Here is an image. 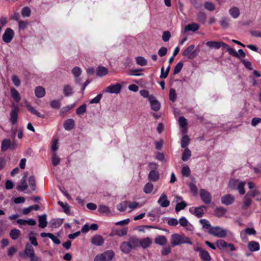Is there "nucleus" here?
<instances>
[{
	"label": "nucleus",
	"mask_w": 261,
	"mask_h": 261,
	"mask_svg": "<svg viewBox=\"0 0 261 261\" xmlns=\"http://www.w3.org/2000/svg\"><path fill=\"white\" fill-rule=\"evenodd\" d=\"M158 203L162 207H167L170 205V201L168 199V197L165 193L161 194Z\"/></svg>",
	"instance_id": "11"
},
{
	"label": "nucleus",
	"mask_w": 261,
	"mask_h": 261,
	"mask_svg": "<svg viewBox=\"0 0 261 261\" xmlns=\"http://www.w3.org/2000/svg\"><path fill=\"white\" fill-rule=\"evenodd\" d=\"M149 101L152 110L155 112L159 111L161 108V104L154 96L150 97Z\"/></svg>",
	"instance_id": "12"
},
{
	"label": "nucleus",
	"mask_w": 261,
	"mask_h": 261,
	"mask_svg": "<svg viewBox=\"0 0 261 261\" xmlns=\"http://www.w3.org/2000/svg\"><path fill=\"white\" fill-rule=\"evenodd\" d=\"M229 14L232 18H237L240 14L239 9L237 7H233L229 10Z\"/></svg>",
	"instance_id": "32"
},
{
	"label": "nucleus",
	"mask_w": 261,
	"mask_h": 261,
	"mask_svg": "<svg viewBox=\"0 0 261 261\" xmlns=\"http://www.w3.org/2000/svg\"><path fill=\"white\" fill-rule=\"evenodd\" d=\"M167 242V238L164 236L159 235L154 239V243L161 246L166 245Z\"/></svg>",
	"instance_id": "26"
},
{
	"label": "nucleus",
	"mask_w": 261,
	"mask_h": 261,
	"mask_svg": "<svg viewBox=\"0 0 261 261\" xmlns=\"http://www.w3.org/2000/svg\"><path fill=\"white\" fill-rule=\"evenodd\" d=\"M190 138L187 135H184L181 140V148H187V146L188 145L190 142Z\"/></svg>",
	"instance_id": "43"
},
{
	"label": "nucleus",
	"mask_w": 261,
	"mask_h": 261,
	"mask_svg": "<svg viewBox=\"0 0 261 261\" xmlns=\"http://www.w3.org/2000/svg\"><path fill=\"white\" fill-rule=\"evenodd\" d=\"M75 103L71 105H68L66 107H63L60 110V115L63 116L67 112L72 109L75 107Z\"/></svg>",
	"instance_id": "45"
},
{
	"label": "nucleus",
	"mask_w": 261,
	"mask_h": 261,
	"mask_svg": "<svg viewBox=\"0 0 261 261\" xmlns=\"http://www.w3.org/2000/svg\"><path fill=\"white\" fill-rule=\"evenodd\" d=\"M199 195L201 200L205 204H210L212 201V196L210 193L205 189L200 190Z\"/></svg>",
	"instance_id": "6"
},
{
	"label": "nucleus",
	"mask_w": 261,
	"mask_h": 261,
	"mask_svg": "<svg viewBox=\"0 0 261 261\" xmlns=\"http://www.w3.org/2000/svg\"><path fill=\"white\" fill-rule=\"evenodd\" d=\"M35 95L38 98L43 97L45 94V89L41 86H38L35 90Z\"/></svg>",
	"instance_id": "34"
},
{
	"label": "nucleus",
	"mask_w": 261,
	"mask_h": 261,
	"mask_svg": "<svg viewBox=\"0 0 261 261\" xmlns=\"http://www.w3.org/2000/svg\"><path fill=\"white\" fill-rule=\"evenodd\" d=\"M16 144L14 141L11 142L9 139H4L1 144V150L2 151H6L8 149H15Z\"/></svg>",
	"instance_id": "4"
},
{
	"label": "nucleus",
	"mask_w": 261,
	"mask_h": 261,
	"mask_svg": "<svg viewBox=\"0 0 261 261\" xmlns=\"http://www.w3.org/2000/svg\"><path fill=\"white\" fill-rule=\"evenodd\" d=\"M206 45L210 48L219 49L220 47L227 49L229 54L236 58H239V55L234 49L229 47L228 45L222 41H210L206 43Z\"/></svg>",
	"instance_id": "1"
},
{
	"label": "nucleus",
	"mask_w": 261,
	"mask_h": 261,
	"mask_svg": "<svg viewBox=\"0 0 261 261\" xmlns=\"http://www.w3.org/2000/svg\"><path fill=\"white\" fill-rule=\"evenodd\" d=\"M244 186L245 182L241 181L238 184L237 186V189L238 190L239 192L241 195H243L245 193Z\"/></svg>",
	"instance_id": "61"
},
{
	"label": "nucleus",
	"mask_w": 261,
	"mask_h": 261,
	"mask_svg": "<svg viewBox=\"0 0 261 261\" xmlns=\"http://www.w3.org/2000/svg\"><path fill=\"white\" fill-rule=\"evenodd\" d=\"M11 94L12 97L16 102H18L20 100L21 97L16 89L14 88H11Z\"/></svg>",
	"instance_id": "37"
},
{
	"label": "nucleus",
	"mask_w": 261,
	"mask_h": 261,
	"mask_svg": "<svg viewBox=\"0 0 261 261\" xmlns=\"http://www.w3.org/2000/svg\"><path fill=\"white\" fill-rule=\"evenodd\" d=\"M122 89V86L120 84L115 85L111 84L106 89L105 92L109 93L118 94Z\"/></svg>",
	"instance_id": "8"
},
{
	"label": "nucleus",
	"mask_w": 261,
	"mask_h": 261,
	"mask_svg": "<svg viewBox=\"0 0 261 261\" xmlns=\"http://www.w3.org/2000/svg\"><path fill=\"white\" fill-rule=\"evenodd\" d=\"M120 249L123 253L125 254L129 253L132 250L130 247V244H129L127 241L123 242L120 244Z\"/></svg>",
	"instance_id": "22"
},
{
	"label": "nucleus",
	"mask_w": 261,
	"mask_h": 261,
	"mask_svg": "<svg viewBox=\"0 0 261 261\" xmlns=\"http://www.w3.org/2000/svg\"><path fill=\"white\" fill-rule=\"evenodd\" d=\"M219 23L222 28L226 29L229 27V19L226 17H222L219 21Z\"/></svg>",
	"instance_id": "39"
},
{
	"label": "nucleus",
	"mask_w": 261,
	"mask_h": 261,
	"mask_svg": "<svg viewBox=\"0 0 261 261\" xmlns=\"http://www.w3.org/2000/svg\"><path fill=\"white\" fill-rule=\"evenodd\" d=\"M199 222L204 228L208 229V230H211V229L213 227L211 226L210 222L206 219H200Z\"/></svg>",
	"instance_id": "48"
},
{
	"label": "nucleus",
	"mask_w": 261,
	"mask_h": 261,
	"mask_svg": "<svg viewBox=\"0 0 261 261\" xmlns=\"http://www.w3.org/2000/svg\"><path fill=\"white\" fill-rule=\"evenodd\" d=\"M47 215L43 214L38 216L39 227L44 228L47 226V222L46 221Z\"/></svg>",
	"instance_id": "27"
},
{
	"label": "nucleus",
	"mask_w": 261,
	"mask_h": 261,
	"mask_svg": "<svg viewBox=\"0 0 261 261\" xmlns=\"http://www.w3.org/2000/svg\"><path fill=\"white\" fill-rule=\"evenodd\" d=\"M177 95L176 91L174 88H171L169 91V99L172 102H175L176 100Z\"/></svg>",
	"instance_id": "52"
},
{
	"label": "nucleus",
	"mask_w": 261,
	"mask_h": 261,
	"mask_svg": "<svg viewBox=\"0 0 261 261\" xmlns=\"http://www.w3.org/2000/svg\"><path fill=\"white\" fill-rule=\"evenodd\" d=\"M143 70V69H130L129 71V75L130 76H141L143 75V73H138L140 71H142Z\"/></svg>",
	"instance_id": "49"
},
{
	"label": "nucleus",
	"mask_w": 261,
	"mask_h": 261,
	"mask_svg": "<svg viewBox=\"0 0 261 261\" xmlns=\"http://www.w3.org/2000/svg\"><path fill=\"white\" fill-rule=\"evenodd\" d=\"M248 247L252 252L258 251L260 248L259 243L255 241H251L249 242Z\"/></svg>",
	"instance_id": "30"
},
{
	"label": "nucleus",
	"mask_w": 261,
	"mask_h": 261,
	"mask_svg": "<svg viewBox=\"0 0 261 261\" xmlns=\"http://www.w3.org/2000/svg\"><path fill=\"white\" fill-rule=\"evenodd\" d=\"M105 242L103 238L99 234H95L91 238V242L92 244L97 246H102Z\"/></svg>",
	"instance_id": "10"
},
{
	"label": "nucleus",
	"mask_w": 261,
	"mask_h": 261,
	"mask_svg": "<svg viewBox=\"0 0 261 261\" xmlns=\"http://www.w3.org/2000/svg\"><path fill=\"white\" fill-rule=\"evenodd\" d=\"M207 16L203 11H199L196 14V20L202 24H204L206 22Z\"/></svg>",
	"instance_id": "15"
},
{
	"label": "nucleus",
	"mask_w": 261,
	"mask_h": 261,
	"mask_svg": "<svg viewBox=\"0 0 261 261\" xmlns=\"http://www.w3.org/2000/svg\"><path fill=\"white\" fill-rule=\"evenodd\" d=\"M34 253L35 251L32 245L28 243L25 245L24 254L21 255V256L23 257H25L26 256L29 257L31 256H32Z\"/></svg>",
	"instance_id": "13"
},
{
	"label": "nucleus",
	"mask_w": 261,
	"mask_h": 261,
	"mask_svg": "<svg viewBox=\"0 0 261 261\" xmlns=\"http://www.w3.org/2000/svg\"><path fill=\"white\" fill-rule=\"evenodd\" d=\"M252 201L250 196L248 195V193H247L244 197L243 202L242 205V208L243 210L247 209L251 204Z\"/></svg>",
	"instance_id": "17"
},
{
	"label": "nucleus",
	"mask_w": 261,
	"mask_h": 261,
	"mask_svg": "<svg viewBox=\"0 0 261 261\" xmlns=\"http://www.w3.org/2000/svg\"><path fill=\"white\" fill-rule=\"evenodd\" d=\"M171 252V247L168 245L164 247L161 250V254L163 255H167Z\"/></svg>",
	"instance_id": "63"
},
{
	"label": "nucleus",
	"mask_w": 261,
	"mask_h": 261,
	"mask_svg": "<svg viewBox=\"0 0 261 261\" xmlns=\"http://www.w3.org/2000/svg\"><path fill=\"white\" fill-rule=\"evenodd\" d=\"M181 236L178 233H174L171 237V243L172 246L181 244Z\"/></svg>",
	"instance_id": "14"
},
{
	"label": "nucleus",
	"mask_w": 261,
	"mask_h": 261,
	"mask_svg": "<svg viewBox=\"0 0 261 261\" xmlns=\"http://www.w3.org/2000/svg\"><path fill=\"white\" fill-rule=\"evenodd\" d=\"M188 185H189V187L191 192L194 195H197L198 193V188L196 187V185L192 182H191V183L189 184Z\"/></svg>",
	"instance_id": "54"
},
{
	"label": "nucleus",
	"mask_w": 261,
	"mask_h": 261,
	"mask_svg": "<svg viewBox=\"0 0 261 261\" xmlns=\"http://www.w3.org/2000/svg\"><path fill=\"white\" fill-rule=\"evenodd\" d=\"M153 188V185L150 182H148L144 186L143 191L146 194L150 193Z\"/></svg>",
	"instance_id": "50"
},
{
	"label": "nucleus",
	"mask_w": 261,
	"mask_h": 261,
	"mask_svg": "<svg viewBox=\"0 0 261 261\" xmlns=\"http://www.w3.org/2000/svg\"><path fill=\"white\" fill-rule=\"evenodd\" d=\"M214 215L218 218L223 217L227 212V210L222 206H218L214 211Z\"/></svg>",
	"instance_id": "19"
},
{
	"label": "nucleus",
	"mask_w": 261,
	"mask_h": 261,
	"mask_svg": "<svg viewBox=\"0 0 261 261\" xmlns=\"http://www.w3.org/2000/svg\"><path fill=\"white\" fill-rule=\"evenodd\" d=\"M27 175H24L21 179L20 184L17 185L16 189L19 191H24L28 188L27 184Z\"/></svg>",
	"instance_id": "20"
},
{
	"label": "nucleus",
	"mask_w": 261,
	"mask_h": 261,
	"mask_svg": "<svg viewBox=\"0 0 261 261\" xmlns=\"http://www.w3.org/2000/svg\"><path fill=\"white\" fill-rule=\"evenodd\" d=\"M187 204L186 203L185 201H181L180 202H178L176 204L175 206V211L176 212H178L184 209L186 206Z\"/></svg>",
	"instance_id": "51"
},
{
	"label": "nucleus",
	"mask_w": 261,
	"mask_h": 261,
	"mask_svg": "<svg viewBox=\"0 0 261 261\" xmlns=\"http://www.w3.org/2000/svg\"><path fill=\"white\" fill-rule=\"evenodd\" d=\"M217 247L220 249H224L227 247V243L223 240H219L216 242Z\"/></svg>",
	"instance_id": "47"
},
{
	"label": "nucleus",
	"mask_w": 261,
	"mask_h": 261,
	"mask_svg": "<svg viewBox=\"0 0 261 261\" xmlns=\"http://www.w3.org/2000/svg\"><path fill=\"white\" fill-rule=\"evenodd\" d=\"M160 177V174L159 172L155 170H152L150 171L148 178L149 181L152 182L157 181Z\"/></svg>",
	"instance_id": "16"
},
{
	"label": "nucleus",
	"mask_w": 261,
	"mask_h": 261,
	"mask_svg": "<svg viewBox=\"0 0 261 261\" xmlns=\"http://www.w3.org/2000/svg\"><path fill=\"white\" fill-rule=\"evenodd\" d=\"M200 28L199 24L196 23H192L191 24H188L185 29V31L186 32H189V31H192V32H195L197 31Z\"/></svg>",
	"instance_id": "28"
},
{
	"label": "nucleus",
	"mask_w": 261,
	"mask_h": 261,
	"mask_svg": "<svg viewBox=\"0 0 261 261\" xmlns=\"http://www.w3.org/2000/svg\"><path fill=\"white\" fill-rule=\"evenodd\" d=\"M199 256L202 260L211 261V257L207 251L203 250L199 254Z\"/></svg>",
	"instance_id": "38"
},
{
	"label": "nucleus",
	"mask_w": 261,
	"mask_h": 261,
	"mask_svg": "<svg viewBox=\"0 0 261 261\" xmlns=\"http://www.w3.org/2000/svg\"><path fill=\"white\" fill-rule=\"evenodd\" d=\"M75 125L74 120L72 119H68L65 121L63 124L64 128L67 130L73 129Z\"/></svg>",
	"instance_id": "23"
},
{
	"label": "nucleus",
	"mask_w": 261,
	"mask_h": 261,
	"mask_svg": "<svg viewBox=\"0 0 261 261\" xmlns=\"http://www.w3.org/2000/svg\"><path fill=\"white\" fill-rule=\"evenodd\" d=\"M194 45H190L183 51L182 56H187L189 59H193L197 56V52L196 50H194Z\"/></svg>",
	"instance_id": "3"
},
{
	"label": "nucleus",
	"mask_w": 261,
	"mask_h": 261,
	"mask_svg": "<svg viewBox=\"0 0 261 261\" xmlns=\"http://www.w3.org/2000/svg\"><path fill=\"white\" fill-rule=\"evenodd\" d=\"M71 72L75 77H78L81 74L82 70L79 67L76 66L72 69Z\"/></svg>",
	"instance_id": "58"
},
{
	"label": "nucleus",
	"mask_w": 261,
	"mask_h": 261,
	"mask_svg": "<svg viewBox=\"0 0 261 261\" xmlns=\"http://www.w3.org/2000/svg\"><path fill=\"white\" fill-rule=\"evenodd\" d=\"M20 235V231L16 228L12 229L10 232V237L14 240L17 239Z\"/></svg>",
	"instance_id": "35"
},
{
	"label": "nucleus",
	"mask_w": 261,
	"mask_h": 261,
	"mask_svg": "<svg viewBox=\"0 0 261 261\" xmlns=\"http://www.w3.org/2000/svg\"><path fill=\"white\" fill-rule=\"evenodd\" d=\"M87 106L83 104L79 107L76 110V114L78 115H82L86 112Z\"/></svg>",
	"instance_id": "56"
},
{
	"label": "nucleus",
	"mask_w": 261,
	"mask_h": 261,
	"mask_svg": "<svg viewBox=\"0 0 261 261\" xmlns=\"http://www.w3.org/2000/svg\"><path fill=\"white\" fill-rule=\"evenodd\" d=\"M234 200V196L230 194L224 195L221 198V203L226 205L232 204Z\"/></svg>",
	"instance_id": "9"
},
{
	"label": "nucleus",
	"mask_w": 261,
	"mask_h": 261,
	"mask_svg": "<svg viewBox=\"0 0 261 261\" xmlns=\"http://www.w3.org/2000/svg\"><path fill=\"white\" fill-rule=\"evenodd\" d=\"M73 93V89L69 85H65L63 88V93L65 96H68Z\"/></svg>",
	"instance_id": "40"
},
{
	"label": "nucleus",
	"mask_w": 261,
	"mask_h": 261,
	"mask_svg": "<svg viewBox=\"0 0 261 261\" xmlns=\"http://www.w3.org/2000/svg\"><path fill=\"white\" fill-rule=\"evenodd\" d=\"M102 254L105 261H111L114 257L115 253L113 250H109L102 253Z\"/></svg>",
	"instance_id": "31"
},
{
	"label": "nucleus",
	"mask_w": 261,
	"mask_h": 261,
	"mask_svg": "<svg viewBox=\"0 0 261 261\" xmlns=\"http://www.w3.org/2000/svg\"><path fill=\"white\" fill-rule=\"evenodd\" d=\"M136 63L141 66H144L147 65V60L143 57L139 56L135 58Z\"/></svg>",
	"instance_id": "44"
},
{
	"label": "nucleus",
	"mask_w": 261,
	"mask_h": 261,
	"mask_svg": "<svg viewBox=\"0 0 261 261\" xmlns=\"http://www.w3.org/2000/svg\"><path fill=\"white\" fill-rule=\"evenodd\" d=\"M183 65L184 64L181 62H179L178 63H177V64L175 66V67L174 68L173 72V74L175 75L178 73L182 69Z\"/></svg>",
	"instance_id": "57"
},
{
	"label": "nucleus",
	"mask_w": 261,
	"mask_h": 261,
	"mask_svg": "<svg viewBox=\"0 0 261 261\" xmlns=\"http://www.w3.org/2000/svg\"><path fill=\"white\" fill-rule=\"evenodd\" d=\"M129 201H125L122 203H119L117 205V209L120 212H124L128 206L127 203Z\"/></svg>",
	"instance_id": "53"
},
{
	"label": "nucleus",
	"mask_w": 261,
	"mask_h": 261,
	"mask_svg": "<svg viewBox=\"0 0 261 261\" xmlns=\"http://www.w3.org/2000/svg\"><path fill=\"white\" fill-rule=\"evenodd\" d=\"M18 108H15L10 113V121L12 124H15L17 121Z\"/></svg>",
	"instance_id": "18"
},
{
	"label": "nucleus",
	"mask_w": 261,
	"mask_h": 261,
	"mask_svg": "<svg viewBox=\"0 0 261 261\" xmlns=\"http://www.w3.org/2000/svg\"><path fill=\"white\" fill-rule=\"evenodd\" d=\"M206 206L201 205L199 207H192L189 208V212L198 218H201L204 214L203 208L206 209Z\"/></svg>",
	"instance_id": "7"
},
{
	"label": "nucleus",
	"mask_w": 261,
	"mask_h": 261,
	"mask_svg": "<svg viewBox=\"0 0 261 261\" xmlns=\"http://www.w3.org/2000/svg\"><path fill=\"white\" fill-rule=\"evenodd\" d=\"M25 106L28 110L32 114L36 115L37 117L41 118H44L45 116L43 114H41L37 110H36L34 107H33L29 103H26Z\"/></svg>",
	"instance_id": "25"
},
{
	"label": "nucleus",
	"mask_w": 261,
	"mask_h": 261,
	"mask_svg": "<svg viewBox=\"0 0 261 261\" xmlns=\"http://www.w3.org/2000/svg\"><path fill=\"white\" fill-rule=\"evenodd\" d=\"M208 233L215 237L221 238H225L227 235L226 230L219 226L212 227L211 230H208Z\"/></svg>",
	"instance_id": "2"
},
{
	"label": "nucleus",
	"mask_w": 261,
	"mask_h": 261,
	"mask_svg": "<svg viewBox=\"0 0 261 261\" xmlns=\"http://www.w3.org/2000/svg\"><path fill=\"white\" fill-rule=\"evenodd\" d=\"M141 247L143 248H147L151 244L152 241L149 238H145L139 241Z\"/></svg>",
	"instance_id": "29"
},
{
	"label": "nucleus",
	"mask_w": 261,
	"mask_h": 261,
	"mask_svg": "<svg viewBox=\"0 0 261 261\" xmlns=\"http://www.w3.org/2000/svg\"><path fill=\"white\" fill-rule=\"evenodd\" d=\"M14 36V32L11 28H7L2 36L3 40L6 43L11 42Z\"/></svg>",
	"instance_id": "5"
},
{
	"label": "nucleus",
	"mask_w": 261,
	"mask_h": 261,
	"mask_svg": "<svg viewBox=\"0 0 261 261\" xmlns=\"http://www.w3.org/2000/svg\"><path fill=\"white\" fill-rule=\"evenodd\" d=\"M98 212L102 214H108L110 212L109 208L105 205H100Z\"/></svg>",
	"instance_id": "55"
},
{
	"label": "nucleus",
	"mask_w": 261,
	"mask_h": 261,
	"mask_svg": "<svg viewBox=\"0 0 261 261\" xmlns=\"http://www.w3.org/2000/svg\"><path fill=\"white\" fill-rule=\"evenodd\" d=\"M40 236L42 238L48 237L55 244L57 245H59L61 243L60 240L51 233L42 232L41 233Z\"/></svg>",
	"instance_id": "21"
},
{
	"label": "nucleus",
	"mask_w": 261,
	"mask_h": 261,
	"mask_svg": "<svg viewBox=\"0 0 261 261\" xmlns=\"http://www.w3.org/2000/svg\"><path fill=\"white\" fill-rule=\"evenodd\" d=\"M52 164L54 166H57L59 164L60 162V159L58 157V156L55 153H54L52 155Z\"/></svg>",
	"instance_id": "59"
},
{
	"label": "nucleus",
	"mask_w": 261,
	"mask_h": 261,
	"mask_svg": "<svg viewBox=\"0 0 261 261\" xmlns=\"http://www.w3.org/2000/svg\"><path fill=\"white\" fill-rule=\"evenodd\" d=\"M191 156V151L188 148H185L182 154V160L184 162L188 161V160Z\"/></svg>",
	"instance_id": "42"
},
{
	"label": "nucleus",
	"mask_w": 261,
	"mask_h": 261,
	"mask_svg": "<svg viewBox=\"0 0 261 261\" xmlns=\"http://www.w3.org/2000/svg\"><path fill=\"white\" fill-rule=\"evenodd\" d=\"M238 181L237 180L234 179H230L229 184L228 186L231 190H235L237 188V185H238Z\"/></svg>",
	"instance_id": "64"
},
{
	"label": "nucleus",
	"mask_w": 261,
	"mask_h": 261,
	"mask_svg": "<svg viewBox=\"0 0 261 261\" xmlns=\"http://www.w3.org/2000/svg\"><path fill=\"white\" fill-rule=\"evenodd\" d=\"M63 220V219L61 218L53 219L50 220V224L52 227L57 228L62 224Z\"/></svg>",
	"instance_id": "33"
},
{
	"label": "nucleus",
	"mask_w": 261,
	"mask_h": 261,
	"mask_svg": "<svg viewBox=\"0 0 261 261\" xmlns=\"http://www.w3.org/2000/svg\"><path fill=\"white\" fill-rule=\"evenodd\" d=\"M21 14L23 17H29L31 15V9L28 7H25L21 10Z\"/></svg>",
	"instance_id": "60"
},
{
	"label": "nucleus",
	"mask_w": 261,
	"mask_h": 261,
	"mask_svg": "<svg viewBox=\"0 0 261 261\" xmlns=\"http://www.w3.org/2000/svg\"><path fill=\"white\" fill-rule=\"evenodd\" d=\"M190 169L188 166H184L181 169V174L183 176L188 177L190 175Z\"/></svg>",
	"instance_id": "62"
},
{
	"label": "nucleus",
	"mask_w": 261,
	"mask_h": 261,
	"mask_svg": "<svg viewBox=\"0 0 261 261\" xmlns=\"http://www.w3.org/2000/svg\"><path fill=\"white\" fill-rule=\"evenodd\" d=\"M128 243L130 244V247L132 249L133 248H135L138 246L139 245V240L135 238H130L128 241H127Z\"/></svg>",
	"instance_id": "46"
},
{
	"label": "nucleus",
	"mask_w": 261,
	"mask_h": 261,
	"mask_svg": "<svg viewBox=\"0 0 261 261\" xmlns=\"http://www.w3.org/2000/svg\"><path fill=\"white\" fill-rule=\"evenodd\" d=\"M248 195H249L250 197H256V200L257 201H261V193L258 190L254 189L253 190L248 191Z\"/></svg>",
	"instance_id": "24"
},
{
	"label": "nucleus",
	"mask_w": 261,
	"mask_h": 261,
	"mask_svg": "<svg viewBox=\"0 0 261 261\" xmlns=\"http://www.w3.org/2000/svg\"><path fill=\"white\" fill-rule=\"evenodd\" d=\"M108 72L107 68L103 66H98L96 69V74L100 77L106 75Z\"/></svg>",
	"instance_id": "36"
},
{
	"label": "nucleus",
	"mask_w": 261,
	"mask_h": 261,
	"mask_svg": "<svg viewBox=\"0 0 261 261\" xmlns=\"http://www.w3.org/2000/svg\"><path fill=\"white\" fill-rule=\"evenodd\" d=\"M58 204L60 206H61L62 207L63 211L65 214H66L67 215H69V214H70V206L66 202L64 204L63 202H62L61 201H58Z\"/></svg>",
	"instance_id": "41"
}]
</instances>
